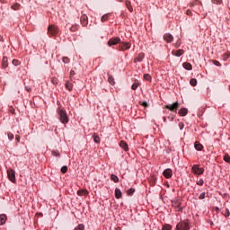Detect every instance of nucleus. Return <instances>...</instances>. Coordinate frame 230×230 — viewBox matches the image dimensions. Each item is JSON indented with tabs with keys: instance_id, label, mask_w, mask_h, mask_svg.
Wrapping results in <instances>:
<instances>
[{
	"instance_id": "1",
	"label": "nucleus",
	"mask_w": 230,
	"mask_h": 230,
	"mask_svg": "<svg viewBox=\"0 0 230 230\" xmlns=\"http://www.w3.org/2000/svg\"><path fill=\"white\" fill-rule=\"evenodd\" d=\"M57 112L58 119L61 121V123H63L64 125L69 123V117H67V112L66 111V110L58 108Z\"/></svg>"
},
{
	"instance_id": "2",
	"label": "nucleus",
	"mask_w": 230,
	"mask_h": 230,
	"mask_svg": "<svg viewBox=\"0 0 230 230\" xmlns=\"http://www.w3.org/2000/svg\"><path fill=\"white\" fill-rule=\"evenodd\" d=\"M164 107L165 109H168V111H171V112H177V111H179V108L181 107V104L178 102H176L172 104H167Z\"/></svg>"
},
{
	"instance_id": "3",
	"label": "nucleus",
	"mask_w": 230,
	"mask_h": 230,
	"mask_svg": "<svg viewBox=\"0 0 230 230\" xmlns=\"http://www.w3.org/2000/svg\"><path fill=\"white\" fill-rule=\"evenodd\" d=\"M176 230H190V222L181 221L177 224Z\"/></svg>"
},
{
	"instance_id": "4",
	"label": "nucleus",
	"mask_w": 230,
	"mask_h": 230,
	"mask_svg": "<svg viewBox=\"0 0 230 230\" xmlns=\"http://www.w3.org/2000/svg\"><path fill=\"white\" fill-rule=\"evenodd\" d=\"M58 33V27L55 26V25H49L48 27V34L50 37H56V35Z\"/></svg>"
},
{
	"instance_id": "5",
	"label": "nucleus",
	"mask_w": 230,
	"mask_h": 230,
	"mask_svg": "<svg viewBox=\"0 0 230 230\" xmlns=\"http://www.w3.org/2000/svg\"><path fill=\"white\" fill-rule=\"evenodd\" d=\"M191 170L195 175H202V173H204V168H200V165L199 164L193 165Z\"/></svg>"
},
{
	"instance_id": "6",
	"label": "nucleus",
	"mask_w": 230,
	"mask_h": 230,
	"mask_svg": "<svg viewBox=\"0 0 230 230\" xmlns=\"http://www.w3.org/2000/svg\"><path fill=\"white\" fill-rule=\"evenodd\" d=\"M7 177L11 182H15V171L13 169H7Z\"/></svg>"
},
{
	"instance_id": "7",
	"label": "nucleus",
	"mask_w": 230,
	"mask_h": 230,
	"mask_svg": "<svg viewBox=\"0 0 230 230\" xmlns=\"http://www.w3.org/2000/svg\"><path fill=\"white\" fill-rule=\"evenodd\" d=\"M121 42V39L119 37L111 38L108 41V46H116V44H119Z\"/></svg>"
},
{
	"instance_id": "8",
	"label": "nucleus",
	"mask_w": 230,
	"mask_h": 230,
	"mask_svg": "<svg viewBox=\"0 0 230 230\" xmlns=\"http://www.w3.org/2000/svg\"><path fill=\"white\" fill-rule=\"evenodd\" d=\"M119 51H125V49H130V43L129 42H122L119 46Z\"/></svg>"
},
{
	"instance_id": "9",
	"label": "nucleus",
	"mask_w": 230,
	"mask_h": 230,
	"mask_svg": "<svg viewBox=\"0 0 230 230\" xmlns=\"http://www.w3.org/2000/svg\"><path fill=\"white\" fill-rule=\"evenodd\" d=\"M163 175L165 177V179H171V177L173 175V172L172 169H166L164 171Z\"/></svg>"
},
{
	"instance_id": "10",
	"label": "nucleus",
	"mask_w": 230,
	"mask_h": 230,
	"mask_svg": "<svg viewBox=\"0 0 230 230\" xmlns=\"http://www.w3.org/2000/svg\"><path fill=\"white\" fill-rule=\"evenodd\" d=\"M81 24L82 26H87V24H89V19L87 18V15L83 14L81 16Z\"/></svg>"
},
{
	"instance_id": "11",
	"label": "nucleus",
	"mask_w": 230,
	"mask_h": 230,
	"mask_svg": "<svg viewBox=\"0 0 230 230\" xmlns=\"http://www.w3.org/2000/svg\"><path fill=\"white\" fill-rule=\"evenodd\" d=\"M164 40L166 41V42H173V36L170 33H165L164 35Z\"/></svg>"
},
{
	"instance_id": "12",
	"label": "nucleus",
	"mask_w": 230,
	"mask_h": 230,
	"mask_svg": "<svg viewBox=\"0 0 230 230\" xmlns=\"http://www.w3.org/2000/svg\"><path fill=\"white\" fill-rule=\"evenodd\" d=\"M172 55L174 57H182V55H184V50L183 49L172 50Z\"/></svg>"
},
{
	"instance_id": "13",
	"label": "nucleus",
	"mask_w": 230,
	"mask_h": 230,
	"mask_svg": "<svg viewBox=\"0 0 230 230\" xmlns=\"http://www.w3.org/2000/svg\"><path fill=\"white\" fill-rule=\"evenodd\" d=\"M119 146H120L121 148H123V150H125V152H128V145L127 144V142L121 140V141L119 142Z\"/></svg>"
},
{
	"instance_id": "14",
	"label": "nucleus",
	"mask_w": 230,
	"mask_h": 230,
	"mask_svg": "<svg viewBox=\"0 0 230 230\" xmlns=\"http://www.w3.org/2000/svg\"><path fill=\"white\" fill-rule=\"evenodd\" d=\"M182 66L184 67V69H187V71H191V69H193L191 63L184 62L182 64Z\"/></svg>"
},
{
	"instance_id": "15",
	"label": "nucleus",
	"mask_w": 230,
	"mask_h": 230,
	"mask_svg": "<svg viewBox=\"0 0 230 230\" xmlns=\"http://www.w3.org/2000/svg\"><path fill=\"white\" fill-rule=\"evenodd\" d=\"M2 67H4V69H6V67H8V58H6V57L3 58Z\"/></svg>"
},
{
	"instance_id": "16",
	"label": "nucleus",
	"mask_w": 230,
	"mask_h": 230,
	"mask_svg": "<svg viewBox=\"0 0 230 230\" xmlns=\"http://www.w3.org/2000/svg\"><path fill=\"white\" fill-rule=\"evenodd\" d=\"M121 197H123V193H121V190L116 188L115 189V198L121 199Z\"/></svg>"
},
{
	"instance_id": "17",
	"label": "nucleus",
	"mask_w": 230,
	"mask_h": 230,
	"mask_svg": "<svg viewBox=\"0 0 230 230\" xmlns=\"http://www.w3.org/2000/svg\"><path fill=\"white\" fill-rule=\"evenodd\" d=\"M143 58H145V53H140L137 55V57L135 58V62H142Z\"/></svg>"
},
{
	"instance_id": "18",
	"label": "nucleus",
	"mask_w": 230,
	"mask_h": 230,
	"mask_svg": "<svg viewBox=\"0 0 230 230\" xmlns=\"http://www.w3.org/2000/svg\"><path fill=\"white\" fill-rule=\"evenodd\" d=\"M108 75H109L108 77L109 84H111V85H115L116 81H114V76H112L111 74H108Z\"/></svg>"
},
{
	"instance_id": "19",
	"label": "nucleus",
	"mask_w": 230,
	"mask_h": 230,
	"mask_svg": "<svg viewBox=\"0 0 230 230\" xmlns=\"http://www.w3.org/2000/svg\"><path fill=\"white\" fill-rule=\"evenodd\" d=\"M178 114L180 116H186L188 114V109L186 108H181L179 111Z\"/></svg>"
},
{
	"instance_id": "20",
	"label": "nucleus",
	"mask_w": 230,
	"mask_h": 230,
	"mask_svg": "<svg viewBox=\"0 0 230 230\" xmlns=\"http://www.w3.org/2000/svg\"><path fill=\"white\" fill-rule=\"evenodd\" d=\"M6 223V215H0V226H3Z\"/></svg>"
},
{
	"instance_id": "21",
	"label": "nucleus",
	"mask_w": 230,
	"mask_h": 230,
	"mask_svg": "<svg viewBox=\"0 0 230 230\" xmlns=\"http://www.w3.org/2000/svg\"><path fill=\"white\" fill-rule=\"evenodd\" d=\"M194 146L199 152H200V150L204 148V146H202V144H200L199 142H195Z\"/></svg>"
},
{
	"instance_id": "22",
	"label": "nucleus",
	"mask_w": 230,
	"mask_h": 230,
	"mask_svg": "<svg viewBox=\"0 0 230 230\" xmlns=\"http://www.w3.org/2000/svg\"><path fill=\"white\" fill-rule=\"evenodd\" d=\"M77 195H79V196L89 195V191H87V190H80L77 191Z\"/></svg>"
},
{
	"instance_id": "23",
	"label": "nucleus",
	"mask_w": 230,
	"mask_h": 230,
	"mask_svg": "<svg viewBox=\"0 0 230 230\" xmlns=\"http://www.w3.org/2000/svg\"><path fill=\"white\" fill-rule=\"evenodd\" d=\"M222 215H224V217H226V218H227V217H230V212L228 208H224L222 210Z\"/></svg>"
},
{
	"instance_id": "24",
	"label": "nucleus",
	"mask_w": 230,
	"mask_h": 230,
	"mask_svg": "<svg viewBox=\"0 0 230 230\" xmlns=\"http://www.w3.org/2000/svg\"><path fill=\"white\" fill-rule=\"evenodd\" d=\"M126 6H127L128 10H129V12L134 11V9L132 8V4H130V1H128V0L126 1Z\"/></svg>"
},
{
	"instance_id": "25",
	"label": "nucleus",
	"mask_w": 230,
	"mask_h": 230,
	"mask_svg": "<svg viewBox=\"0 0 230 230\" xmlns=\"http://www.w3.org/2000/svg\"><path fill=\"white\" fill-rule=\"evenodd\" d=\"M66 89H67L68 91H73V84L70 82H66Z\"/></svg>"
},
{
	"instance_id": "26",
	"label": "nucleus",
	"mask_w": 230,
	"mask_h": 230,
	"mask_svg": "<svg viewBox=\"0 0 230 230\" xmlns=\"http://www.w3.org/2000/svg\"><path fill=\"white\" fill-rule=\"evenodd\" d=\"M111 179L113 182H119V178H118L116 174H111Z\"/></svg>"
},
{
	"instance_id": "27",
	"label": "nucleus",
	"mask_w": 230,
	"mask_h": 230,
	"mask_svg": "<svg viewBox=\"0 0 230 230\" xmlns=\"http://www.w3.org/2000/svg\"><path fill=\"white\" fill-rule=\"evenodd\" d=\"M175 204L177 205V208H176L177 211H182V207L181 206V201L177 200L175 202Z\"/></svg>"
},
{
	"instance_id": "28",
	"label": "nucleus",
	"mask_w": 230,
	"mask_h": 230,
	"mask_svg": "<svg viewBox=\"0 0 230 230\" xmlns=\"http://www.w3.org/2000/svg\"><path fill=\"white\" fill-rule=\"evenodd\" d=\"M101 21H102V22H105L109 21V14L102 15L101 18Z\"/></svg>"
},
{
	"instance_id": "29",
	"label": "nucleus",
	"mask_w": 230,
	"mask_h": 230,
	"mask_svg": "<svg viewBox=\"0 0 230 230\" xmlns=\"http://www.w3.org/2000/svg\"><path fill=\"white\" fill-rule=\"evenodd\" d=\"M144 79L146 80V82H150L152 80V75L149 74H145L144 75Z\"/></svg>"
},
{
	"instance_id": "30",
	"label": "nucleus",
	"mask_w": 230,
	"mask_h": 230,
	"mask_svg": "<svg viewBox=\"0 0 230 230\" xmlns=\"http://www.w3.org/2000/svg\"><path fill=\"white\" fill-rule=\"evenodd\" d=\"M127 193H128V195H134V193H136V189L131 188V189L128 190Z\"/></svg>"
},
{
	"instance_id": "31",
	"label": "nucleus",
	"mask_w": 230,
	"mask_h": 230,
	"mask_svg": "<svg viewBox=\"0 0 230 230\" xmlns=\"http://www.w3.org/2000/svg\"><path fill=\"white\" fill-rule=\"evenodd\" d=\"M190 84L192 85V87H195L197 85V79H190Z\"/></svg>"
},
{
	"instance_id": "32",
	"label": "nucleus",
	"mask_w": 230,
	"mask_h": 230,
	"mask_svg": "<svg viewBox=\"0 0 230 230\" xmlns=\"http://www.w3.org/2000/svg\"><path fill=\"white\" fill-rule=\"evenodd\" d=\"M85 229V226H84V224L78 225L75 230H84Z\"/></svg>"
},
{
	"instance_id": "33",
	"label": "nucleus",
	"mask_w": 230,
	"mask_h": 230,
	"mask_svg": "<svg viewBox=\"0 0 230 230\" xmlns=\"http://www.w3.org/2000/svg\"><path fill=\"white\" fill-rule=\"evenodd\" d=\"M93 141H94V143H100V137H98V135L94 134L93 135Z\"/></svg>"
},
{
	"instance_id": "34",
	"label": "nucleus",
	"mask_w": 230,
	"mask_h": 230,
	"mask_svg": "<svg viewBox=\"0 0 230 230\" xmlns=\"http://www.w3.org/2000/svg\"><path fill=\"white\" fill-rule=\"evenodd\" d=\"M137 87H139V84L134 83V84H132V86H131V89H132L133 91H136V90L137 89Z\"/></svg>"
},
{
	"instance_id": "35",
	"label": "nucleus",
	"mask_w": 230,
	"mask_h": 230,
	"mask_svg": "<svg viewBox=\"0 0 230 230\" xmlns=\"http://www.w3.org/2000/svg\"><path fill=\"white\" fill-rule=\"evenodd\" d=\"M224 161H226V163H228L230 164V156H229V155H226L224 156Z\"/></svg>"
},
{
	"instance_id": "36",
	"label": "nucleus",
	"mask_w": 230,
	"mask_h": 230,
	"mask_svg": "<svg viewBox=\"0 0 230 230\" xmlns=\"http://www.w3.org/2000/svg\"><path fill=\"white\" fill-rule=\"evenodd\" d=\"M13 10H19V8H21V4H14L13 6H12Z\"/></svg>"
},
{
	"instance_id": "37",
	"label": "nucleus",
	"mask_w": 230,
	"mask_h": 230,
	"mask_svg": "<svg viewBox=\"0 0 230 230\" xmlns=\"http://www.w3.org/2000/svg\"><path fill=\"white\" fill-rule=\"evenodd\" d=\"M62 60H63L64 64H69V62H70V59H69V58H67V57H64V58H62Z\"/></svg>"
},
{
	"instance_id": "38",
	"label": "nucleus",
	"mask_w": 230,
	"mask_h": 230,
	"mask_svg": "<svg viewBox=\"0 0 230 230\" xmlns=\"http://www.w3.org/2000/svg\"><path fill=\"white\" fill-rule=\"evenodd\" d=\"M162 230H172V226L165 225V226H163Z\"/></svg>"
},
{
	"instance_id": "39",
	"label": "nucleus",
	"mask_w": 230,
	"mask_h": 230,
	"mask_svg": "<svg viewBox=\"0 0 230 230\" xmlns=\"http://www.w3.org/2000/svg\"><path fill=\"white\" fill-rule=\"evenodd\" d=\"M199 200H204V199H206V192L201 193V194L199 196Z\"/></svg>"
},
{
	"instance_id": "40",
	"label": "nucleus",
	"mask_w": 230,
	"mask_h": 230,
	"mask_svg": "<svg viewBox=\"0 0 230 230\" xmlns=\"http://www.w3.org/2000/svg\"><path fill=\"white\" fill-rule=\"evenodd\" d=\"M12 64H13V66H19V64H21V62H19V60H17V59H13Z\"/></svg>"
},
{
	"instance_id": "41",
	"label": "nucleus",
	"mask_w": 230,
	"mask_h": 230,
	"mask_svg": "<svg viewBox=\"0 0 230 230\" xmlns=\"http://www.w3.org/2000/svg\"><path fill=\"white\" fill-rule=\"evenodd\" d=\"M213 4H222V0H212Z\"/></svg>"
},
{
	"instance_id": "42",
	"label": "nucleus",
	"mask_w": 230,
	"mask_h": 230,
	"mask_svg": "<svg viewBox=\"0 0 230 230\" xmlns=\"http://www.w3.org/2000/svg\"><path fill=\"white\" fill-rule=\"evenodd\" d=\"M61 172L63 173H67V166L64 165L63 167H61Z\"/></svg>"
},
{
	"instance_id": "43",
	"label": "nucleus",
	"mask_w": 230,
	"mask_h": 230,
	"mask_svg": "<svg viewBox=\"0 0 230 230\" xmlns=\"http://www.w3.org/2000/svg\"><path fill=\"white\" fill-rule=\"evenodd\" d=\"M198 186H204V180H199L197 181Z\"/></svg>"
},
{
	"instance_id": "44",
	"label": "nucleus",
	"mask_w": 230,
	"mask_h": 230,
	"mask_svg": "<svg viewBox=\"0 0 230 230\" xmlns=\"http://www.w3.org/2000/svg\"><path fill=\"white\" fill-rule=\"evenodd\" d=\"M7 136H8L9 141H12V139H13V133H8Z\"/></svg>"
},
{
	"instance_id": "45",
	"label": "nucleus",
	"mask_w": 230,
	"mask_h": 230,
	"mask_svg": "<svg viewBox=\"0 0 230 230\" xmlns=\"http://www.w3.org/2000/svg\"><path fill=\"white\" fill-rule=\"evenodd\" d=\"M213 64L214 66H217L218 67H220V62L217 61V60H213Z\"/></svg>"
},
{
	"instance_id": "46",
	"label": "nucleus",
	"mask_w": 230,
	"mask_h": 230,
	"mask_svg": "<svg viewBox=\"0 0 230 230\" xmlns=\"http://www.w3.org/2000/svg\"><path fill=\"white\" fill-rule=\"evenodd\" d=\"M179 128H180V130H182V128H184V123L180 122L179 123Z\"/></svg>"
},
{
	"instance_id": "47",
	"label": "nucleus",
	"mask_w": 230,
	"mask_h": 230,
	"mask_svg": "<svg viewBox=\"0 0 230 230\" xmlns=\"http://www.w3.org/2000/svg\"><path fill=\"white\" fill-rule=\"evenodd\" d=\"M15 140L17 141V143H20V141H21V136L16 135V136H15Z\"/></svg>"
},
{
	"instance_id": "48",
	"label": "nucleus",
	"mask_w": 230,
	"mask_h": 230,
	"mask_svg": "<svg viewBox=\"0 0 230 230\" xmlns=\"http://www.w3.org/2000/svg\"><path fill=\"white\" fill-rule=\"evenodd\" d=\"M52 155H53L54 156H56V157H58V155H60L59 153L55 152V151L52 152Z\"/></svg>"
},
{
	"instance_id": "49",
	"label": "nucleus",
	"mask_w": 230,
	"mask_h": 230,
	"mask_svg": "<svg viewBox=\"0 0 230 230\" xmlns=\"http://www.w3.org/2000/svg\"><path fill=\"white\" fill-rule=\"evenodd\" d=\"M25 90L27 91V93H31V87H30V86H25Z\"/></svg>"
},
{
	"instance_id": "50",
	"label": "nucleus",
	"mask_w": 230,
	"mask_h": 230,
	"mask_svg": "<svg viewBox=\"0 0 230 230\" xmlns=\"http://www.w3.org/2000/svg\"><path fill=\"white\" fill-rule=\"evenodd\" d=\"M75 75H76V73H75V70H71L70 71V76H75Z\"/></svg>"
},
{
	"instance_id": "51",
	"label": "nucleus",
	"mask_w": 230,
	"mask_h": 230,
	"mask_svg": "<svg viewBox=\"0 0 230 230\" xmlns=\"http://www.w3.org/2000/svg\"><path fill=\"white\" fill-rule=\"evenodd\" d=\"M168 119H170V121H173V119H174L173 115H170V116L168 117Z\"/></svg>"
},
{
	"instance_id": "52",
	"label": "nucleus",
	"mask_w": 230,
	"mask_h": 230,
	"mask_svg": "<svg viewBox=\"0 0 230 230\" xmlns=\"http://www.w3.org/2000/svg\"><path fill=\"white\" fill-rule=\"evenodd\" d=\"M142 105H143V107H148V103L146 102H144L142 103Z\"/></svg>"
},
{
	"instance_id": "53",
	"label": "nucleus",
	"mask_w": 230,
	"mask_h": 230,
	"mask_svg": "<svg viewBox=\"0 0 230 230\" xmlns=\"http://www.w3.org/2000/svg\"><path fill=\"white\" fill-rule=\"evenodd\" d=\"M179 46H181V42L177 41V43L175 44V47L179 48Z\"/></svg>"
},
{
	"instance_id": "54",
	"label": "nucleus",
	"mask_w": 230,
	"mask_h": 230,
	"mask_svg": "<svg viewBox=\"0 0 230 230\" xmlns=\"http://www.w3.org/2000/svg\"><path fill=\"white\" fill-rule=\"evenodd\" d=\"M75 27H71V31H75Z\"/></svg>"
},
{
	"instance_id": "55",
	"label": "nucleus",
	"mask_w": 230,
	"mask_h": 230,
	"mask_svg": "<svg viewBox=\"0 0 230 230\" xmlns=\"http://www.w3.org/2000/svg\"><path fill=\"white\" fill-rule=\"evenodd\" d=\"M163 119H164V123H166V117H164Z\"/></svg>"
},
{
	"instance_id": "56",
	"label": "nucleus",
	"mask_w": 230,
	"mask_h": 230,
	"mask_svg": "<svg viewBox=\"0 0 230 230\" xmlns=\"http://www.w3.org/2000/svg\"><path fill=\"white\" fill-rule=\"evenodd\" d=\"M118 1H119L121 3L123 0H118Z\"/></svg>"
},
{
	"instance_id": "57",
	"label": "nucleus",
	"mask_w": 230,
	"mask_h": 230,
	"mask_svg": "<svg viewBox=\"0 0 230 230\" xmlns=\"http://www.w3.org/2000/svg\"><path fill=\"white\" fill-rule=\"evenodd\" d=\"M216 209H217V211H218V209H219V208H217Z\"/></svg>"
}]
</instances>
